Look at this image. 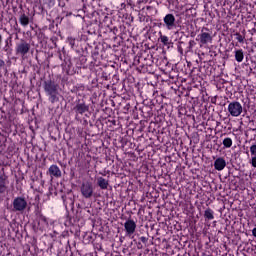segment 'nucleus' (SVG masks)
Masks as SVG:
<instances>
[{"instance_id": "nucleus-1", "label": "nucleus", "mask_w": 256, "mask_h": 256, "mask_svg": "<svg viewBox=\"0 0 256 256\" xmlns=\"http://www.w3.org/2000/svg\"><path fill=\"white\" fill-rule=\"evenodd\" d=\"M196 41H198L200 47H203V45H211V43H213V36L211 32H209V29L203 28L200 34L197 35Z\"/></svg>"}, {"instance_id": "nucleus-2", "label": "nucleus", "mask_w": 256, "mask_h": 256, "mask_svg": "<svg viewBox=\"0 0 256 256\" xmlns=\"http://www.w3.org/2000/svg\"><path fill=\"white\" fill-rule=\"evenodd\" d=\"M228 113L231 115V117H240L241 113H243V105L241 102H230L228 104Z\"/></svg>"}, {"instance_id": "nucleus-3", "label": "nucleus", "mask_w": 256, "mask_h": 256, "mask_svg": "<svg viewBox=\"0 0 256 256\" xmlns=\"http://www.w3.org/2000/svg\"><path fill=\"white\" fill-rule=\"evenodd\" d=\"M31 45L25 41H22L16 45V54L25 57L29 53Z\"/></svg>"}, {"instance_id": "nucleus-4", "label": "nucleus", "mask_w": 256, "mask_h": 256, "mask_svg": "<svg viewBox=\"0 0 256 256\" xmlns=\"http://www.w3.org/2000/svg\"><path fill=\"white\" fill-rule=\"evenodd\" d=\"M81 193L86 199L93 197V184H91V182L83 183L81 187Z\"/></svg>"}, {"instance_id": "nucleus-5", "label": "nucleus", "mask_w": 256, "mask_h": 256, "mask_svg": "<svg viewBox=\"0 0 256 256\" xmlns=\"http://www.w3.org/2000/svg\"><path fill=\"white\" fill-rule=\"evenodd\" d=\"M164 21V26L168 31H171L175 29V15L173 14H166L165 17L163 18Z\"/></svg>"}, {"instance_id": "nucleus-6", "label": "nucleus", "mask_w": 256, "mask_h": 256, "mask_svg": "<svg viewBox=\"0 0 256 256\" xmlns=\"http://www.w3.org/2000/svg\"><path fill=\"white\" fill-rule=\"evenodd\" d=\"M13 207L15 211H25L27 208V201L21 197H18L13 201Z\"/></svg>"}, {"instance_id": "nucleus-7", "label": "nucleus", "mask_w": 256, "mask_h": 256, "mask_svg": "<svg viewBox=\"0 0 256 256\" xmlns=\"http://www.w3.org/2000/svg\"><path fill=\"white\" fill-rule=\"evenodd\" d=\"M124 228L126 231V235L131 237V235H133V233H135V230L137 229V224L135 223L134 220H127L124 223Z\"/></svg>"}, {"instance_id": "nucleus-8", "label": "nucleus", "mask_w": 256, "mask_h": 256, "mask_svg": "<svg viewBox=\"0 0 256 256\" xmlns=\"http://www.w3.org/2000/svg\"><path fill=\"white\" fill-rule=\"evenodd\" d=\"M44 89L47 95H57V85L51 81L45 82Z\"/></svg>"}, {"instance_id": "nucleus-9", "label": "nucleus", "mask_w": 256, "mask_h": 256, "mask_svg": "<svg viewBox=\"0 0 256 256\" xmlns=\"http://www.w3.org/2000/svg\"><path fill=\"white\" fill-rule=\"evenodd\" d=\"M227 167V162L225 161V158L219 157L214 161V169L216 171H223Z\"/></svg>"}, {"instance_id": "nucleus-10", "label": "nucleus", "mask_w": 256, "mask_h": 256, "mask_svg": "<svg viewBox=\"0 0 256 256\" xmlns=\"http://www.w3.org/2000/svg\"><path fill=\"white\" fill-rule=\"evenodd\" d=\"M48 173L50 177H61V169H59V166L57 165H51L48 169Z\"/></svg>"}, {"instance_id": "nucleus-11", "label": "nucleus", "mask_w": 256, "mask_h": 256, "mask_svg": "<svg viewBox=\"0 0 256 256\" xmlns=\"http://www.w3.org/2000/svg\"><path fill=\"white\" fill-rule=\"evenodd\" d=\"M250 154L252 156L250 164L252 165V167L256 168V144H252L250 146Z\"/></svg>"}, {"instance_id": "nucleus-12", "label": "nucleus", "mask_w": 256, "mask_h": 256, "mask_svg": "<svg viewBox=\"0 0 256 256\" xmlns=\"http://www.w3.org/2000/svg\"><path fill=\"white\" fill-rule=\"evenodd\" d=\"M205 219H208V221H213L215 219V212L211 208H207L204 212Z\"/></svg>"}, {"instance_id": "nucleus-13", "label": "nucleus", "mask_w": 256, "mask_h": 256, "mask_svg": "<svg viewBox=\"0 0 256 256\" xmlns=\"http://www.w3.org/2000/svg\"><path fill=\"white\" fill-rule=\"evenodd\" d=\"M243 59H245V54L243 53L242 49L236 50L235 51V60L238 63H242Z\"/></svg>"}, {"instance_id": "nucleus-14", "label": "nucleus", "mask_w": 256, "mask_h": 256, "mask_svg": "<svg viewBox=\"0 0 256 256\" xmlns=\"http://www.w3.org/2000/svg\"><path fill=\"white\" fill-rule=\"evenodd\" d=\"M98 186L100 187V189H107V187H109V182L105 178L99 177Z\"/></svg>"}, {"instance_id": "nucleus-15", "label": "nucleus", "mask_w": 256, "mask_h": 256, "mask_svg": "<svg viewBox=\"0 0 256 256\" xmlns=\"http://www.w3.org/2000/svg\"><path fill=\"white\" fill-rule=\"evenodd\" d=\"M7 191V182L5 177L0 176V193H5Z\"/></svg>"}, {"instance_id": "nucleus-16", "label": "nucleus", "mask_w": 256, "mask_h": 256, "mask_svg": "<svg viewBox=\"0 0 256 256\" xmlns=\"http://www.w3.org/2000/svg\"><path fill=\"white\" fill-rule=\"evenodd\" d=\"M76 111L77 113H80L81 115H83V113L89 111V108L85 104H78L76 106Z\"/></svg>"}, {"instance_id": "nucleus-17", "label": "nucleus", "mask_w": 256, "mask_h": 256, "mask_svg": "<svg viewBox=\"0 0 256 256\" xmlns=\"http://www.w3.org/2000/svg\"><path fill=\"white\" fill-rule=\"evenodd\" d=\"M20 24L23 26V27H27V25H29V17L25 14H22L20 16Z\"/></svg>"}, {"instance_id": "nucleus-18", "label": "nucleus", "mask_w": 256, "mask_h": 256, "mask_svg": "<svg viewBox=\"0 0 256 256\" xmlns=\"http://www.w3.org/2000/svg\"><path fill=\"white\" fill-rule=\"evenodd\" d=\"M222 143L227 149L233 146V140L231 138H225Z\"/></svg>"}, {"instance_id": "nucleus-19", "label": "nucleus", "mask_w": 256, "mask_h": 256, "mask_svg": "<svg viewBox=\"0 0 256 256\" xmlns=\"http://www.w3.org/2000/svg\"><path fill=\"white\" fill-rule=\"evenodd\" d=\"M234 35H235L236 40L238 41V43H244L245 42V35H241L239 33H235Z\"/></svg>"}, {"instance_id": "nucleus-20", "label": "nucleus", "mask_w": 256, "mask_h": 256, "mask_svg": "<svg viewBox=\"0 0 256 256\" xmlns=\"http://www.w3.org/2000/svg\"><path fill=\"white\" fill-rule=\"evenodd\" d=\"M44 5L51 9V7L55 6V0H44Z\"/></svg>"}, {"instance_id": "nucleus-21", "label": "nucleus", "mask_w": 256, "mask_h": 256, "mask_svg": "<svg viewBox=\"0 0 256 256\" xmlns=\"http://www.w3.org/2000/svg\"><path fill=\"white\" fill-rule=\"evenodd\" d=\"M160 41H161V43H163V45H169V37H167L165 35L160 36Z\"/></svg>"}, {"instance_id": "nucleus-22", "label": "nucleus", "mask_w": 256, "mask_h": 256, "mask_svg": "<svg viewBox=\"0 0 256 256\" xmlns=\"http://www.w3.org/2000/svg\"><path fill=\"white\" fill-rule=\"evenodd\" d=\"M50 96L51 103H55L57 101V94H48Z\"/></svg>"}, {"instance_id": "nucleus-23", "label": "nucleus", "mask_w": 256, "mask_h": 256, "mask_svg": "<svg viewBox=\"0 0 256 256\" xmlns=\"http://www.w3.org/2000/svg\"><path fill=\"white\" fill-rule=\"evenodd\" d=\"M140 241H142V243H147V238L145 236L140 237Z\"/></svg>"}, {"instance_id": "nucleus-24", "label": "nucleus", "mask_w": 256, "mask_h": 256, "mask_svg": "<svg viewBox=\"0 0 256 256\" xmlns=\"http://www.w3.org/2000/svg\"><path fill=\"white\" fill-rule=\"evenodd\" d=\"M4 66H5V61L0 59V69H1V67H4Z\"/></svg>"}, {"instance_id": "nucleus-25", "label": "nucleus", "mask_w": 256, "mask_h": 256, "mask_svg": "<svg viewBox=\"0 0 256 256\" xmlns=\"http://www.w3.org/2000/svg\"><path fill=\"white\" fill-rule=\"evenodd\" d=\"M252 235H253V237L256 238V228H254V229L252 230Z\"/></svg>"}, {"instance_id": "nucleus-26", "label": "nucleus", "mask_w": 256, "mask_h": 256, "mask_svg": "<svg viewBox=\"0 0 256 256\" xmlns=\"http://www.w3.org/2000/svg\"><path fill=\"white\" fill-rule=\"evenodd\" d=\"M1 41H3V37H2L1 34H0V44H1Z\"/></svg>"}]
</instances>
